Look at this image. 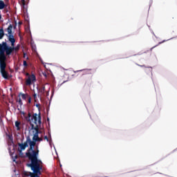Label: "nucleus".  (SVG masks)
Instances as JSON below:
<instances>
[{
    "label": "nucleus",
    "instance_id": "nucleus-25",
    "mask_svg": "<svg viewBox=\"0 0 177 177\" xmlns=\"http://www.w3.org/2000/svg\"><path fill=\"white\" fill-rule=\"evenodd\" d=\"M21 24H23V22H19V25L20 26V25H21Z\"/></svg>",
    "mask_w": 177,
    "mask_h": 177
},
{
    "label": "nucleus",
    "instance_id": "nucleus-16",
    "mask_svg": "<svg viewBox=\"0 0 177 177\" xmlns=\"http://www.w3.org/2000/svg\"><path fill=\"white\" fill-rule=\"evenodd\" d=\"M24 67H27L28 64H27V61H24Z\"/></svg>",
    "mask_w": 177,
    "mask_h": 177
},
{
    "label": "nucleus",
    "instance_id": "nucleus-23",
    "mask_svg": "<svg viewBox=\"0 0 177 177\" xmlns=\"http://www.w3.org/2000/svg\"><path fill=\"white\" fill-rule=\"evenodd\" d=\"M27 54L26 53H24V58H26V55Z\"/></svg>",
    "mask_w": 177,
    "mask_h": 177
},
{
    "label": "nucleus",
    "instance_id": "nucleus-1",
    "mask_svg": "<svg viewBox=\"0 0 177 177\" xmlns=\"http://www.w3.org/2000/svg\"><path fill=\"white\" fill-rule=\"evenodd\" d=\"M31 142H32V140H31L30 136H28L26 138V142L24 143H22V145H24L25 148L28 147L29 145V147L26 152V156L27 157V158H28L29 161H34L36 160H39L38 157L39 156V147L38 146V145H37V146L35 147L34 144H31Z\"/></svg>",
    "mask_w": 177,
    "mask_h": 177
},
{
    "label": "nucleus",
    "instance_id": "nucleus-20",
    "mask_svg": "<svg viewBox=\"0 0 177 177\" xmlns=\"http://www.w3.org/2000/svg\"><path fill=\"white\" fill-rule=\"evenodd\" d=\"M28 103H31V97H28Z\"/></svg>",
    "mask_w": 177,
    "mask_h": 177
},
{
    "label": "nucleus",
    "instance_id": "nucleus-18",
    "mask_svg": "<svg viewBox=\"0 0 177 177\" xmlns=\"http://www.w3.org/2000/svg\"><path fill=\"white\" fill-rule=\"evenodd\" d=\"M44 140H47V142H49V138H48V136H44Z\"/></svg>",
    "mask_w": 177,
    "mask_h": 177
},
{
    "label": "nucleus",
    "instance_id": "nucleus-31",
    "mask_svg": "<svg viewBox=\"0 0 177 177\" xmlns=\"http://www.w3.org/2000/svg\"><path fill=\"white\" fill-rule=\"evenodd\" d=\"M26 75H30V74L29 73H26Z\"/></svg>",
    "mask_w": 177,
    "mask_h": 177
},
{
    "label": "nucleus",
    "instance_id": "nucleus-3",
    "mask_svg": "<svg viewBox=\"0 0 177 177\" xmlns=\"http://www.w3.org/2000/svg\"><path fill=\"white\" fill-rule=\"evenodd\" d=\"M25 118L28 122H30V127L31 124H32L33 125L35 124V127L39 128V125L42 124V118L41 117V113H39V114L33 113L32 115H31L30 113H28V117H26Z\"/></svg>",
    "mask_w": 177,
    "mask_h": 177
},
{
    "label": "nucleus",
    "instance_id": "nucleus-27",
    "mask_svg": "<svg viewBox=\"0 0 177 177\" xmlns=\"http://www.w3.org/2000/svg\"><path fill=\"white\" fill-rule=\"evenodd\" d=\"M36 107H39V104H37Z\"/></svg>",
    "mask_w": 177,
    "mask_h": 177
},
{
    "label": "nucleus",
    "instance_id": "nucleus-19",
    "mask_svg": "<svg viewBox=\"0 0 177 177\" xmlns=\"http://www.w3.org/2000/svg\"><path fill=\"white\" fill-rule=\"evenodd\" d=\"M22 5L24 6L26 5V0H21Z\"/></svg>",
    "mask_w": 177,
    "mask_h": 177
},
{
    "label": "nucleus",
    "instance_id": "nucleus-2",
    "mask_svg": "<svg viewBox=\"0 0 177 177\" xmlns=\"http://www.w3.org/2000/svg\"><path fill=\"white\" fill-rule=\"evenodd\" d=\"M19 49H20V47L19 46L15 47L11 46H10L8 45V43L6 41H3L1 44H0V56L3 57V56L5 57L6 59L9 57H10V55H12L14 52H18Z\"/></svg>",
    "mask_w": 177,
    "mask_h": 177
},
{
    "label": "nucleus",
    "instance_id": "nucleus-26",
    "mask_svg": "<svg viewBox=\"0 0 177 177\" xmlns=\"http://www.w3.org/2000/svg\"><path fill=\"white\" fill-rule=\"evenodd\" d=\"M43 75L44 77H47L46 73H43Z\"/></svg>",
    "mask_w": 177,
    "mask_h": 177
},
{
    "label": "nucleus",
    "instance_id": "nucleus-11",
    "mask_svg": "<svg viewBox=\"0 0 177 177\" xmlns=\"http://www.w3.org/2000/svg\"><path fill=\"white\" fill-rule=\"evenodd\" d=\"M5 3L3 2V1L0 0V10L2 9H5Z\"/></svg>",
    "mask_w": 177,
    "mask_h": 177
},
{
    "label": "nucleus",
    "instance_id": "nucleus-7",
    "mask_svg": "<svg viewBox=\"0 0 177 177\" xmlns=\"http://www.w3.org/2000/svg\"><path fill=\"white\" fill-rule=\"evenodd\" d=\"M37 82V77H35V75L32 74L31 75H29L28 79L26 80V85L27 86H30V85L32 84V82Z\"/></svg>",
    "mask_w": 177,
    "mask_h": 177
},
{
    "label": "nucleus",
    "instance_id": "nucleus-13",
    "mask_svg": "<svg viewBox=\"0 0 177 177\" xmlns=\"http://www.w3.org/2000/svg\"><path fill=\"white\" fill-rule=\"evenodd\" d=\"M20 95L24 100H26V99H27V96H28V94H24V93H20Z\"/></svg>",
    "mask_w": 177,
    "mask_h": 177
},
{
    "label": "nucleus",
    "instance_id": "nucleus-10",
    "mask_svg": "<svg viewBox=\"0 0 177 177\" xmlns=\"http://www.w3.org/2000/svg\"><path fill=\"white\" fill-rule=\"evenodd\" d=\"M5 37V31L3 30V28H0V40L3 39Z\"/></svg>",
    "mask_w": 177,
    "mask_h": 177
},
{
    "label": "nucleus",
    "instance_id": "nucleus-8",
    "mask_svg": "<svg viewBox=\"0 0 177 177\" xmlns=\"http://www.w3.org/2000/svg\"><path fill=\"white\" fill-rule=\"evenodd\" d=\"M38 91L40 95V98L42 97V96H45V92H46L45 86L43 85L40 88H39Z\"/></svg>",
    "mask_w": 177,
    "mask_h": 177
},
{
    "label": "nucleus",
    "instance_id": "nucleus-12",
    "mask_svg": "<svg viewBox=\"0 0 177 177\" xmlns=\"http://www.w3.org/2000/svg\"><path fill=\"white\" fill-rule=\"evenodd\" d=\"M15 127L17 128V131H20V129H21V128H20V122L16 121L15 122Z\"/></svg>",
    "mask_w": 177,
    "mask_h": 177
},
{
    "label": "nucleus",
    "instance_id": "nucleus-15",
    "mask_svg": "<svg viewBox=\"0 0 177 177\" xmlns=\"http://www.w3.org/2000/svg\"><path fill=\"white\" fill-rule=\"evenodd\" d=\"M42 140H44V139L42 138H39L37 139V142H42Z\"/></svg>",
    "mask_w": 177,
    "mask_h": 177
},
{
    "label": "nucleus",
    "instance_id": "nucleus-4",
    "mask_svg": "<svg viewBox=\"0 0 177 177\" xmlns=\"http://www.w3.org/2000/svg\"><path fill=\"white\" fill-rule=\"evenodd\" d=\"M6 59L4 56H0V73L4 80H9V73L6 71Z\"/></svg>",
    "mask_w": 177,
    "mask_h": 177
},
{
    "label": "nucleus",
    "instance_id": "nucleus-30",
    "mask_svg": "<svg viewBox=\"0 0 177 177\" xmlns=\"http://www.w3.org/2000/svg\"><path fill=\"white\" fill-rule=\"evenodd\" d=\"M28 59H29L28 57H26V60H28Z\"/></svg>",
    "mask_w": 177,
    "mask_h": 177
},
{
    "label": "nucleus",
    "instance_id": "nucleus-32",
    "mask_svg": "<svg viewBox=\"0 0 177 177\" xmlns=\"http://www.w3.org/2000/svg\"><path fill=\"white\" fill-rule=\"evenodd\" d=\"M85 84H86V80H85Z\"/></svg>",
    "mask_w": 177,
    "mask_h": 177
},
{
    "label": "nucleus",
    "instance_id": "nucleus-21",
    "mask_svg": "<svg viewBox=\"0 0 177 177\" xmlns=\"http://www.w3.org/2000/svg\"><path fill=\"white\" fill-rule=\"evenodd\" d=\"M137 66H140V67H145V65H139V64H137Z\"/></svg>",
    "mask_w": 177,
    "mask_h": 177
},
{
    "label": "nucleus",
    "instance_id": "nucleus-29",
    "mask_svg": "<svg viewBox=\"0 0 177 177\" xmlns=\"http://www.w3.org/2000/svg\"><path fill=\"white\" fill-rule=\"evenodd\" d=\"M16 24H16V21H15V26H14V28H16Z\"/></svg>",
    "mask_w": 177,
    "mask_h": 177
},
{
    "label": "nucleus",
    "instance_id": "nucleus-17",
    "mask_svg": "<svg viewBox=\"0 0 177 177\" xmlns=\"http://www.w3.org/2000/svg\"><path fill=\"white\" fill-rule=\"evenodd\" d=\"M33 97L35 99V102H37V94L36 93L33 94Z\"/></svg>",
    "mask_w": 177,
    "mask_h": 177
},
{
    "label": "nucleus",
    "instance_id": "nucleus-6",
    "mask_svg": "<svg viewBox=\"0 0 177 177\" xmlns=\"http://www.w3.org/2000/svg\"><path fill=\"white\" fill-rule=\"evenodd\" d=\"M31 129L35 131V133L33 135L32 140L30 142V144L34 145L35 147H37V140L39 138L38 135L41 133V131H39V127L35 126L33 124H31Z\"/></svg>",
    "mask_w": 177,
    "mask_h": 177
},
{
    "label": "nucleus",
    "instance_id": "nucleus-24",
    "mask_svg": "<svg viewBox=\"0 0 177 177\" xmlns=\"http://www.w3.org/2000/svg\"><path fill=\"white\" fill-rule=\"evenodd\" d=\"M83 80H86V76H83Z\"/></svg>",
    "mask_w": 177,
    "mask_h": 177
},
{
    "label": "nucleus",
    "instance_id": "nucleus-9",
    "mask_svg": "<svg viewBox=\"0 0 177 177\" xmlns=\"http://www.w3.org/2000/svg\"><path fill=\"white\" fill-rule=\"evenodd\" d=\"M18 146H19L18 151H19V153H21V151H23L24 150H26V147L23 143L18 142Z\"/></svg>",
    "mask_w": 177,
    "mask_h": 177
},
{
    "label": "nucleus",
    "instance_id": "nucleus-28",
    "mask_svg": "<svg viewBox=\"0 0 177 177\" xmlns=\"http://www.w3.org/2000/svg\"><path fill=\"white\" fill-rule=\"evenodd\" d=\"M10 139L12 142H13V138L10 137Z\"/></svg>",
    "mask_w": 177,
    "mask_h": 177
},
{
    "label": "nucleus",
    "instance_id": "nucleus-22",
    "mask_svg": "<svg viewBox=\"0 0 177 177\" xmlns=\"http://www.w3.org/2000/svg\"><path fill=\"white\" fill-rule=\"evenodd\" d=\"M156 46H155L151 48V50H153V49H154V48H156Z\"/></svg>",
    "mask_w": 177,
    "mask_h": 177
},
{
    "label": "nucleus",
    "instance_id": "nucleus-14",
    "mask_svg": "<svg viewBox=\"0 0 177 177\" xmlns=\"http://www.w3.org/2000/svg\"><path fill=\"white\" fill-rule=\"evenodd\" d=\"M18 103L19 104H20L21 106V104H23V102L21 101V98H19L18 100Z\"/></svg>",
    "mask_w": 177,
    "mask_h": 177
},
{
    "label": "nucleus",
    "instance_id": "nucleus-5",
    "mask_svg": "<svg viewBox=\"0 0 177 177\" xmlns=\"http://www.w3.org/2000/svg\"><path fill=\"white\" fill-rule=\"evenodd\" d=\"M13 25L10 24L8 28L5 29V31L8 32L6 34L8 37V41L11 43V46H15V44L16 42V39H15V36H13Z\"/></svg>",
    "mask_w": 177,
    "mask_h": 177
}]
</instances>
